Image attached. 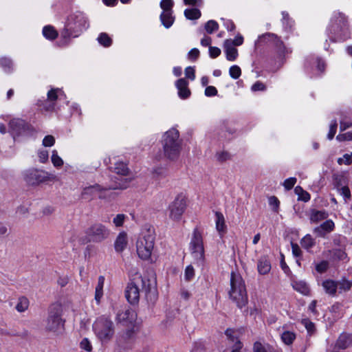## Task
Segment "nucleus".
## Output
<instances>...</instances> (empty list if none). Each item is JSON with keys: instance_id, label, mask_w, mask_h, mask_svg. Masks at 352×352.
<instances>
[{"instance_id": "obj_60", "label": "nucleus", "mask_w": 352, "mask_h": 352, "mask_svg": "<svg viewBox=\"0 0 352 352\" xmlns=\"http://www.w3.org/2000/svg\"><path fill=\"white\" fill-rule=\"evenodd\" d=\"M0 64L2 67L10 69L12 65V60L7 58H3L0 60Z\"/></svg>"}, {"instance_id": "obj_52", "label": "nucleus", "mask_w": 352, "mask_h": 352, "mask_svg": "<svg viewBox=\"0 0 352 352\" xmlns=\"http://www.w3.org/2000/svg\"><path fill=\"white\" fill-rule=\"evenodd\" d=\"M328 268V263L327 261H322L320 263L317 264L316 266V270L317 272L320 273L324 272Z\"/></svg>"}, {"instance_id": "obj_56", "label": "nucleus", "mask_w": 352, "mask_h": 352, "mask_svg": "<svg viewBox=\"0 0 352 352\" xmlns=\"http://www.w3.org/2000/svg\"><path fill=\"white\" fill-rule=\"evenodd\" d=\"M48 151L46 150L40 151L38 153L39 160L41 163H45L48 160Z\"/></svg>"}, {"instance_id": "obj_1", "label": "nucleus", "mask_w": 352, "mask_h": 352, "mask_svg": "<svg viewBox=\"0 0 352 352\" xmlns=\"http://www.w3.org/2000/svg\"><path fill=\"white\" fill-rule=\"evenodd\" d=\"M140 290L145 293L148 300H156L157 281L154 274L142 276L137 273L130 280L125 290V296L130 304L135 305L139 302Z\"/></svg>"}, {"instance_id": "obj_6", "label": "nucleus", "mask_w": 352, "mask_h": 352, "mask_svg": "<svg viewBox=\"0 0 352 352\" xmlns=\"http://www.w3.org/2000/svg\"><path fill=\"white\" fill-rule=\"evenodd\" d=\"M130 180L128 179H119L115 181L113 184H110L105 186L99 184H95L86 187L81 193V198L84 199H92L95 191L101 192L107 190H124L129 186Z\"/></svg>"}, {"instance_id": "obj_36", "label": "nucleus", "mask_w": 352, "mask_h": 352, "mask_svg": "<svg viewBox=\"0 0 352 352\" xmlns=\"http://www.w3.org/2000/svg\"><path fill=\"white\" fill-rule=\"evenodd\" d=\"M219 28L218 23L213 20L208 21L205 25V30L208 34H212Z\"/></svg>"}, {"instance_id": "obj_57", "label": "nucleus", "mask_w": 352, "mask_h": 352, "mask_svg": "<svg viewBox=\"0 0 352 352\" xmlns=\"http://www.w3.org/2000/svg\"><path fill=\"white\" fill-rule=\"evenodd\" d=\"M129 328L126 330V332L124 333V334L123 335V338L124 340H128V339H130L133 333H134V331H133V324H130V325H128L127 326Z\"/></svg>"}, {"instance_id": "obj_49", "label": "nucleus", "mask_w": 352, "mask_h": 352, "mask_svg": "<svg viewBox=\"0 0 352 352\" xmlns=\"http://www.w3.org/2000/svg\"><path fill=\"white\" fill-rule=\"evenodd\" d=\"M296 179L295 177H290L285 180L283 186L286 190H291L295 185Z\"/></svg>"}, {"instance_id": "obj_5", "label": "nucleus", "mask_w": 352, "mask_h": 352, "mask_svg": "<svg viewBox=\"0 0 352 352\" xmlns=\"http://www.w3.org/2000/svg\"><path fill=\"white\" fill-rule=\"evenodd\" d=\"M97 337L102 342L111 340L114 335L115 329L112 320L107 316L99 317L94 324Z\"/></svg>"}, {"instance_id": "obj_44", "label": "nucleus", "mask_w": 352, "mask_h": 352, "mask_svg": "<svg viewBox=\"0 0 352 352\" xmlns=\"http://www.w3.org/2000/svg\"><path fill=\"white\" fill-rule=\"evenodd\" d=\"M337 126H338L337 121L336 120H333L330 125L329 132L327 135V137L329 140L333 139V138L334 137V135L336 133Z\"/></svg>"}, {"instance_id": "obj_21", "label": "nucleus", "mask_w": 352, "mask_h": 352, "mask_svg": "<svg viewBox=\"0 0 352 352\" xmlns=\"http://www.w3.org/2000/svg\"><path fill=\"white\" fill-rule=\"evenodd\" d=\"M127 245L126 234L124 232L120 233L115 241V249L118 252L124 250Z\"/></svg>"}, {"instance_id": "obj_64", "label": "nucleus", "mask_w": 352, "mask_h": 352, "mask_svg": "<svg viewBox=\"0 0 352 352\" xmlns=\"http://www.w3.org/2000/svg\"><path fill=\"white\" fill-rule=\"evenodd\" d=\"M69 282L68 276L59 277L58 279V284L61 287H65Z\"/></svg>"}, {"instance_id": "obj_27", "label": "nucleus", "mask_w": 352, "mask_h": 352, "mask_svg": "<svg viewBox=\"0 0 352 352\" xmlns=\"http://www.w3.org/2000/svg\"><path fill=\"white\" fill-rule=\"evenodd\" d=\"M216 228L220 233L226 232V226L225 224V219L223 215L220 212H216Z\"/></svg>"}, {"instance_id": "obj_9", "label": "nucleus", "mask_w": 352, "mask_h": 352, "mask_svg": "<svg viewBox=\"0 0 352 352\" xmlns=\"http://www.w3.org/2000/svg\"><path fill=\"white\" fill-rule=\"evenodd\" d=\"M110 234V230L100 223L91 225L87 231L89 241L93 243H101L106 240Z\"/></svg>"}, {"instance_id": "obj_26", "label": "nucleus", "mask_w": 352, "mask_h": 352, "mask_svg": "<svg viewBox=\"0 0 352 352\" xmlns=\"http://www.w3.org/2000/svg\"><path fill=\"white\" fill-rule=\"evenodd\" d=\"M258 271L261 274H267L271 269L270 262L265 258H261L258 261Z\"/></svg>"}, {"instance_id": "obj_25", "label": "nucleus", "mask_w": 352, "mask_h": 352, "mask_svg": "<svg viewBox=\"0 0 352 352\" xmlns=\"http://www.w3.org/2000/svg\"><path fill=\"white\" fill-rule=\"evenodd\" d=\"M293 288L303 295L307 296L310 289L307 284L304 281H296L292 284Z\"/></svg>"}, {"instance_id": "obj_47", "label": "nucleus", "mask_w": 352, "mask_h": 352, "mask_svg": "<svg viewBox=\"0 0 352 352\" xmlns=\"http://www.w3.org/2000/svg\"><path fill=\"white\" fill-rule=\"evenodd\" d=\"M195 275L194 268L191 265H188L185 270V279L188 281L190 280Z\"/></svg>"}, {"instance_id": "obj_39", "label": "nucleus", "mask_w": 352, "mask_h": 352, "mask_svg": "<svg viewBox=\"0 0 352 352\" xmlns=\"http://www.w3.org/2000/svg\"><path fill=\"white\" fill-rule=\"evenodd\" d=\"M173 1L172 0H162L160 7L163 12L173 11Z\"/></svg>"}, {"instance_id": "obj_55", "label": "nucleus", "mask_w": 352, "mask_h": 352, "mask_svg": "<svg viewBox=\"0 0 352 352\" xmlns=\"http://www.w3.org/2000/svg\"><path fill=\"white\" fill-rule=\"evenodd\" d=\"M210 56L212 58H217L221 54V50L217 47H209Z\"/></svg>"}, {"instance_id": "obj_53", "label": "nucleus", "mask_w": 352, "mask_h": 352, "mask_svg": "<svg viewBox=\"0 0 352 352\" xmlns=\"http://www.w3.org/2000/svg\"><path fill=\"white\" fill-rule=\"evenodd\" d=\"M253 352H267V349L259 342L254 344Z\"/></svg>"}, {"instance_id": "obj_48", "label": "nucleus", "mask_w": 352, "mask_h": 352, "mask_svg": "<svg viewBox=\"0 0 352 352\" xmlns=\"http://www.w3.org/2000/svg\"><path fill=\"white\" fill-rule=\"evenodd\" d=\"M216 157L217 160L220 162H224L230 159V155L226 151L217 153Z\"/></svg>"}, {"instance_id": "obj_34", "label": "nucleus", "mask_w": 352, "mask_h": 352, "mask_svg": "<svg viewBox=\"0 0 352 352\" xmlns=\"http://www.w3.org/2000/svg\"><path fill=\"white\" fill-rule=\"evenodd\" d=\"M295 338V334L290 331L284 332L281 336L283 342L287 345L291 344L294 340Z\"/></svg>"}, {"instance_id": "obj_8", "label": "nucleus", "mask_w": 352, "mask_h": 352, "mask_svg": "<svg viewBox=\"0 0 352 352\" xmlns=\"http://www.w3.org/2000/svg\"><path fill=\"white\" fill-rule=\"evenodd\" d=\"M189 248L195 263L203 265L205 260L204 241L202 234L197 228L193 231Z\"/></svg>"}, {"instance_id": "obj_13", "label": "nucleus", "mask_w": 352, "mask_h": 352, "mask_svg": "<svg viewBox=\"0 0 352 352\" xmlns=\"http://www.w3.org/2000/svg\"><path fill=\"white\" fill-rule=\"evenodd\" d=\"M272 42L277 48L278 52L283 54L285 52V45L283 42L278 37V36L273 33H265L260 36L256 42V44L261 42Z\"/></svg>"}, {"instance_id": "obj_23", "label": "nucleus", "mask_w": 352, "mask_h": 352, "mask_svg": "<svg viewBox=\"0 0 352 352\" xmlns=\"http://www.w3.org/2000/svg\"><path fill=\"white\" fill-rule=\"evenodd\" d=\"M322 287L328 294L331 296L336 295L338 289V284H336V281L332 280H324L322 283Z\"/></svg>"}, {"instance_id": "obj_46", "label": "nucleus", "mask_w": 352, "mask_h": 352, "mask_svg": "<svg viewBox=\"0 0 352 352\" xmlns=\"http://www.w3.org/2000/svg\"><path fill=\"white\" fill-rule=\"evenodd\" d=\"M55 143V138L51 135H46L43 140V145L44 146H52Z\"/></svg>"}, {"instance_id": "obj_41", "label": "nucleus", "mask_w": 352, "mask_h": 352, "mask_svg": "<svg viewBox=\"0 0 352 352\" xmlns=\"http://www.w3.org/2000/svg\"><path fill=\"white\" fill-rule=\"evenodd\" d=\"M333 256L337 260H344L346 258L347 254L344 251L340 249H336L333 252Z\"/></svg>"}, {"instance_id": "obj_31", "label": "nucleus", "mask_w": 352, "mask_h": 352, "mask_svg": "<svg viewBox=\"0 0 352 352\" xmlns=\"http://www.w3.org/2000/svg\"><path fill=\"white\" fill-rule=\"evenodd\" d=\"M29 306V300L25 297H21L19 299L18 303L16 306V309L19 312L25 311Z\"/></svg>"}, {"instance_id": "obj_45", "label": "nucleus", "mask_w": 352, "mask_h": 352, "mask_svg": "<svg viewBox=\"0 0 352 352\" xmlns=\"http://www.w3.org/2000/svg\"><path fill=\"white\" fill-rule=\"evenodd\" d=\"M125 215L124 214H119L116 216L113 219V222L116 227L122 226L125 219Z\"/></svg>"}, {"instance_id": "obj_63", "label": "nucleus", "mask_w": 352, "mask_h": 352, "mask_svg": "<svg viewBox=\"0 0 352 352\" xmlns=\"http://www.w3.org/2000/svg\"><path fill=\"white\" fill-rule=\"evenodd\" d=\"M199 51L196 49H192L188 53L189 58L197 59L199 57Z\"/></svg>"}, {"instance_id": "obj_16", "label": "nucleus", "mask_w": 352, "mask_h": 352, "mask_svg": "<svg viewBox=\"0 0 352 352\" xmlns=\"http://www.w3.org/2000/svg\"><path fill=\"white\" fill-rule=\"evenodd\" d=\"M135 313L131 309H126L118 313L116 318L118 322L123 325L128 326L132 324L135 321Z\"/></svg>"}, {"instance_id": "obj_3", "label": "nucleus", "mask_w": 352, "mask_h": 352, "mask_svg": "<svg viewBox=\"0 0 352 352\" xmlns=\"http://www.w3.org/2000/svg\"><path fill=\"white\" fill-rule=\"evenodd\" d=\"M182 140L179 139V131L171 129L163 135L162 145L164 155L169 160L177 159L182 149Z\"/></svg>"}, {"instance_id": "obj_51", "label": "nucleus", "mask_w": 352, "mask_h": 352, "mask_svg": "<svg viewBox=\"0 0 352 352\" xmlns=\"http://www.w3.org/2000/svg\"><path fill=\"white\" fill-rule=\"evenodd\" d=\"M336 139L338 141H346V140H352V131L347 132L343 134H339L337 135Z\"/></svg>"}, {"instance_id": "obj_30", "label": "nucleus", "mask_w": 352, "mask_h": 352, "mask_svg": "<svg viewBox=\"0 0 352 352\" xmlns=\"http://www.w3.org/2000/svg\"><path fill=\"white\" fill-rule=\"evenodd\" d=\"M43 35L49 39L54 40L58 36L57 32L52 26H45L43 30Z\"/></svg>"}, {"instance_id": "obj_58", "label": "nucleus", "mask_w": 352, "mask_h": 352, "mask_svg": "<svg viewBox=\"0 0 352 352\" xmlns=\"http://www.w3.org/2000/svg\"><path fill=\"white\" fill-rule=\"evenodd\" d=\"M205 94L207 96H214L217 94V90L213 86H208L205 89Z\"/></svg>"}, {"instance_id": "obj_62", "label": "nucleus", "mask_w": 352, "mask_h": 352, "mask_svg": "<svg viewBox=\"0 0 352 352\" xmlns=\"http://www.w3.org/2000/svg\"><path fill=\"white\" fill-rule=\"evenodd\" d=\"M292 253L296 257H298L301 254V250L298 244L292 243Z\"/></svg>"}, {"instance_id": "obj_37", "label": "nucleus", "mask_w": 352, "mask_h": 352, "mask_svg": "<svg viewBox=\"0 0 352 352\" xmlns=\"http://www.w3.org/2000/svg\"><path fill=\"white\" fill-rule=\"evenodd\" d=\"M51 160L52 164L56 167H60L63 164V160L58 155V153L55 150L52 151Z\"/></svg>"}, {"instance_id": "obj_12", "label": "nucleus", "mask_w": 352, "mask_h": 352, "mask_svg": "<svg viewBox=\"0 0 352 352\" xmlns=\"http://www.w3.org/2000/svg\"><path fill=\"white\" fill-rule=\"evenodd\" d=\"M109 168L112 172L118 175V177L111 178V184H113L115 181L123 179H128L130 180V182H131L132 179L131 178L125 177L130 173L127 164L121 161L116 162L114 163L113 166H110Z\"/></svg>"}, {"instance_id": "obj_42", "label": "nucleus", "mask_w": 352, "mask_h": 352, "mask_svg": "<svg viewBox=\"0 0 352 352\" xmlns=\"http://www.w3.org/2000/svg\"><path fill=\"white\" fill-rule=\"evenodd\" d=\"M269 204L272 206L274 212H278L280 201L276 197L271 196L269 198Z\"/></svg>"}, {"instance_id": "obj_15", "label": "nucleus", "mask_w": 352, "mask_h": 352, "mask_svg": "<svg viewBox=\"0 0 352 352\" xmlns=\"http://www.w3.org/2000/svg\"><path fill=\"white\" fill-rule=\"evenodd\" d=\"M335 228L333 221L331 219L323 222L320 226L314 229V233L318 237H325V236L332 232Z\"/></svg>"}, {"instance_id": "obj_40", "label": "nucleus", "mask_w": 352, "mask_h": 352, "mask_svg": "<svg viewBox=\"0 0 352 352\" xmlns=\"http://www.w3.org/2000/svg\"><path fill=\"white\" fill-rule=\"evenodd\" d=\"M230 75L234 79H237L241 74V70L237 65H233L230 68Z\"/></svg>"}, {"instance_id": "obj_7", "label": "nucleus", "mask_w": 352, "mask_h": 352, "mask_svg": "<svg viewBox=\"0 0 352 352\" xmlns=\"http://www.w3.org/2000/svg\"><path fill=\"white\" fill-rule=\"evenodd\" d=\"M155 234L153 231L147 230L137 241V253L143 260L148 259L152 254L155 244Z\"/></svg>"}, {"instance_id": "obj_54", "label": "nucleus", "mask_w": 352, "mask_h": 352, "mask_svg": "<svg viewBox=\"0 0 352 352\" xmlns=\"http://www.w3.org/2000/svg\"><path fill=\"white\" fill-rule=\"evenodd\" d=\"M80 347L87 351H91V349H92V346L91 345V343L88 340L87 338H84L81 342H80Z\"/></svg>"}, {"instance_id": "obj_22", "label": "nucleus", "mask_w": 352, "mask_h": 352, "mask_svg": "<svg viewBox=\"0 0 352 352\" xmlns=\"http://www.w3.org/2000/svg\"><path fill=\"white\" fill-rule=\"evenodd\" d=\"M160 19L163 25L166 28H170L175 20V18L173 16V11L162 12L160 15Z\"/></svg>"}, {"instance_id": "obj_61", "label": "nucleus", "mask_w": 352, "mask_h": 352, "mask_svg": "<svg viewBox=\"0 0 352 352\" xmlns=\"http://www.w3.org/2000/svg\"><path fill=\"white\" fill-rule=\"evenodd\" d=\"M185 74L190 80H194L195 78V69L191 67H188L185 69Z\"/></svg>"}, {"instance_id": "obj_33", "label": "nucleus", "mask_w": 352, "mask_h": 352, "mask_svg": "<svg viewBox=\"0 0 352 352\" xmlns=\"http://www.w3.org/2000/svg\"><path fill=\"white\" fill-rule=\"evenodd\" d=\"M98 41L104 47H109L112 43L111 38L106 33H101L98 38Z\"/></svg>"}, {"instance_id": "obj_18", "label": "nucleus", "mask_w": 352, "mask_h": 352, "mask_svg": "<svg viewBox=\"0 0 352 352\" xmlns=\"http://www.w3.org/2000/svg\"><path fill=\"white\" fill-rule=\"evenodd\" d=\"M188 82L184 78L177 80L176 86L179 90V96L183 99L188 98L190 95V91L188 88Z\"/></svg>"}, {"instance_id": "obj_2", "label": "nucleus", "mask_w": 352, "mask_h": 352, "mask_svg": "<svg viewBox=\"0 0 352 352\" xmlns=\"http://www.w3.org/2000/svg\"><path fill=\"white\" fill-rule=\"evenodd\" d=\"M228 294L232 301L241 309L245 307L248 302L245 282L239 273L234 272L231 273L230 290Z\"/></svg>"}, {"instance_id": "obj_43", "label": "nucleus", "mask_w": 352, "mask_h": 352, "mask_svg": "<svg viewBox=\"0 0 352 352\" xmlns=\"http://www.w3.org/2000/svg\"><path fill=\"white\" fill-rule=\"evenodd\" d=\"M302 324L305 325L309 333H312L315 331V324L309 319L302 320Z\"/></svg>"}, {"instance_id": "obj_19", "label": "nucleus", "mask_w": 352, "mask_h": 352, "mask_svg": "<svg viewBox=\"0 0 352 352\" xmlns=\"http://www.w3.org/2000/svg\"><path fill=\"white\" fill-rule=\"evenodd\" d=\"M224 47L226 53V58L228 60H234L238 56L237 50L232 45L231 40H226Z\"/></svg>"}, {"instance_id": "obj_35", "label": "nucleus", "mask_w": 352, "mask_h": 352, "mask_svg": "<svg viewBox=\"0 0 352 352\" xmlns=\"http://www.w3.org/2000/svg\"><path fill=\"white\" fill-rule=\"evenodd\" d=\"M300 244L302 248L305 249H309L314 246V240L312 239V237L307 234L304 238L302 239L300 241Z\"/></svg>"}, {"instance_id": "obj_32", "label": "nucleus", "mask_w": 352, "mask_h": 352, "mask_svg": "<svg viewBox=\"0 0 352 352\" xmlns=\"http://www.w3.org/2000/svg\"><path fill=\"white\" fill-rule=\"evenodd\" d=\"M336 284H338V289H340V292L349 291L352 286V283L345 278L337 281Z\"/></svg>"}, {"instance_id": "obj_38", "label": "nucleus", "mask_w": 352, "mask_h": 352, "mask_svg": "<svg viewBox=\"0 0 352 352\" xmlns=\"http://www.w3.org/2000/svg\"><path fill=\"white\" fill-rule=\"evenodd\" d=\"M10 234V228L8 225L5 223L0 221V236H8Z\"/></svg>"}, {"instance_id": "obj_14", "label": "nucleus", "mask_w": 352, "mask_h": 352, "mask_svg": "<svg viewBox=\"0 0 352 352\" xmlns=\"http://www.w3.org/2000/svg\"><path fill=\"white\" fill-rule=\"evenodd\" d=\"M9 127L10 132L14 137L26 131L29 129V125L23 120L16 118L10 121Z\"/></svg>"}, {"instance_id": "obj_11", "label": "nucleus", "mask_w": 352, "mask_h": 352, "mask_svg": "<svg viewBox=\"0 0 352 352\" xmlns=\"http://www.w3.org/2000/svg\"><path fill=\"white\" fill-rule=\"evenodd\" d=\"M45 175L43 171L32 169L26 171L24 178L29 185L34 186L47 181V177Z\"/></svg>"}, {"instance_id": "obj_17", "label": "nucleus", "mask_w": 352, "mask_h": 352, "mask_svg": "<svg viewBox=\"0 0 352 352\" xmlns=\"http://www.w3.org/2000/svg\"><path fill=\"white\" fill-rule=\"evenodd\" d=\"M352 345V333H342L340 335L336 342V348L346 349Z\"/></svg>"}, {"instance_id": "obj_20", "label": "nucleus", "mask_w": 352, "mask_h": 352, "mask_svg": "<svg viewBox=\"0 0 352 352\" xmlns=\"http://www.w3.org/2000/svg\"><path fill=\"white\" fill-rule=\"evenodd\" d=\"M329 214L325 210H317L313 209L311 211L310 221L311 223H317L322 220L327 219Z\"/></svg>"}, {"instance_id": "obj_24", "label": "nucleus", "mask_w": 352, "mask_h": 352, "mask_svg": "<svg viewBox=\"0 0 352 352\" xmlns=\"http://www.w3.org/2000/svg\"><path fill=\"white\" fill-rule=\"evenodd\" d=\"M104 283V278L102 276H99L98 285L96 287L95 300L97 304L100 303L101 298L103 296V286Z\"/></svg>"}, {"instance_id": "obj_59", "label": "nucleus", "mask_w": 352, "mask_h": 352, "mask_svg": "<svg viewBox=\"0 0 352 352\" xmlns=\"http://www.w3.org/2000/svg\"><path fill=\"white\" fill-rule=\"evenodd\" d=\"M265 89V85L261 82H255L252 87V90L254 91H263Z\"/></svg>"}, {"instance_id": "obj_28", "label": "nucleus", "mask_w": 352, "mask_h": 352, "mask_svg": "<svg viewBox=\"0 0 352 352\" xmlns=\"http://www.w3.org/2000/svg\"><path fill=\"white\" fill-rule=\"evenodd\" d=\"M184 15L188 19H197L201 16V12L197 8L186 9Z\"/></svg>"}, {"instance_id": "obj_10", "label": "nucleus", "mask_w": 352, "mask_h": 352, "mask_svg": "<svg viewBox=\"0 0 352 352\" xmlns=\"http://www.w3.org/2000/svg\"><path fill=\"white\" fill-rule=\"evenodd\" d=\"M185 197L179 195L169 206V217L173 221H179L186 208Z\"/></svg>"}, {"instance_id": "obj_50", "label": "nucleus", "mask_w": 352, "mask_h": 352, "mask_svg": "<svg viewBox=\"0 0 352 352\" xmlns=\"http://www.w3.org/2000/svg\"><path fill=\"white\" fill-rule=\"evenodd\" d=\"M58 89H52L47 93V100L50 102H54L58 99L57 95Z\"/></svg>"}, {"instance_id": "obj_4", "label": "nucleus", "mask_w": 352, "mask_h": 352, "mask_svg": "<svg viewBox=\"0 0 352 352\" xmlns=\"http://www.w3.org/2000/svg\"><path fill=\"white\" fill-rule=\"evenodd\" d=\"M62 307L58 303L52 304L48 311V316L45 322L46 332L56 333L64 329L65 320L62 318Z\"/></svg>"}, {"instance_id": "obj_29", "label": "nucleus", "mask_w": 352, "mask_h": 352, "mask_svg": "<svg viewBox=\"0 0 352 352\" xmlns=\"http://www.w3.org/2000/svg\"><path fill=\"white\" fill-rule=\"evenodd\" d=\"M295 193L298 195V199L305 202L310 199V195L302 189V187L298 186L294 189Z\"/></svg>"}]
</instances>
